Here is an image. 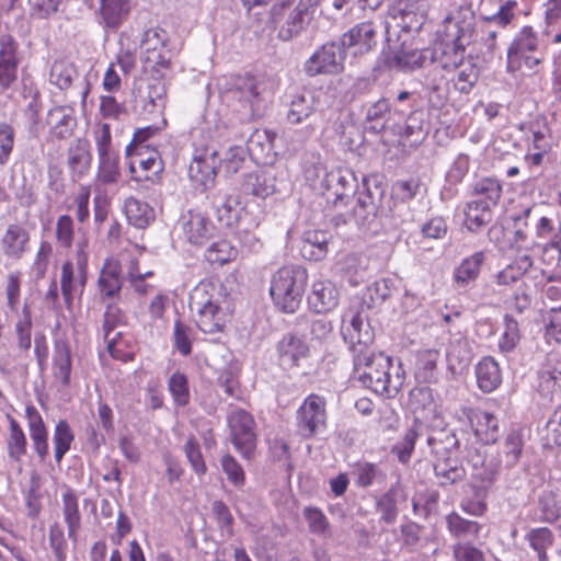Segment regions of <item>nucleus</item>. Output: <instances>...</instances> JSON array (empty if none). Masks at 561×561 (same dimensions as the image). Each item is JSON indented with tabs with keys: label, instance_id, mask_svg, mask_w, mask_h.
Returning <instances> with one entry per match:
<instances>
[{
	"label": "nucleus",
	"instance_id": "nucleus-33",
	"mask_svg": "<svg viewBox=\"0 0 561 561\" xmlns=\"http://www.w3.org/2000/svg\"><path fill=\"white\" fill-rule=\"evenodd\" d=\"M50 134L58 139H67L77 126L75 112L70 107L56 106L48 112Z\"/></svg>",
	"mask_w": 561,
	"mask_h": 561
},
{
	"label": "nucleus",
	"instance_id": "nucleus-18",
	"mask_svg": "<svg viewBox=\"0 0 561 561\" xmlns=\"http://www.w3.org/2000/svg\"><path fill=\"white\" fill-rule=\"evenodd\" d=\"M182 234L193 245H203L216 231V227L207 215L197 210H188L179 220Z\"/></svg>",
	"mask_w": 561,
	"mask_h": 561
},
{
	"label": "nucleus",
	"instance_id": "nucleus-21",
	"mask_svg": "<svg viewBox=\"0 0 561 561\" xmlns=\"http://www.w3.org/2000/svg\"><path fill=\"white\" fill-rule=\"evenodd\" d=\"M130 13V0H99L98 23L108 31H117Z\"/></svg>",
	"mask_w": 561,
	"mask_h": 561
},
{
	"label": "nucleus",
	"instance_id": "nucleus-58",
	"mask_svg": "<svg viewBox=\"0 0 561 561\" xmlns=\"http://www.w3.org/2000/svg\"><path fill=\"white\" fill-rule=\"evenodd\" d=\"M238 254V250L227 240L214 242L205 252L206 260L211 264H225L233 260Z\"/></svg>",
	"mask_w": 561,
	"mask_h": 561
},
{
	"label": "nucleus",
	"instance_id": "nucleus-11",
	"mask_svg": "<svg viewBox=\"0 0 561 561\" xmlns=\"http://www.w3.org/2000/svg\"><path fill=\"white\" fill-rule=\"evenodd\" d=\"M341 334L353 356L360 351L370 350L369 344L374 341V331L367 316L353 307L342 316Z\"/></svg>",
	"mask_w": 561,
	"mask_h": 561
},
{
	"label": "nucleus",
	"instance_id": "nucleus-37",
	"mask_svg": "<svg viewBox=\"0 0 561 561\" xmlns=\"http://www.w3.org/2000/svg\"><path fill=\"white\" fill-rule=\"evenodd\" d=\"M71 368L72 360L69 344L64 340L55 341L53 371L55 378L59 379L62 386H68L70 383Z\"/></svg>",
	"mask_w": 561,
	"mask_h": 561
},
{
	"label": "nucleus",
	"instance_id": "nucleus-34",
	"mask_svg": "<svg viewBox=\"0 0 561 561\" xmlns=\"http://www.w3.org/2000/svg\"><path fill=\"white\" fill-rule=\"evenodd\" d=\"M478 387L485 393L494 391L502 382L499 363L491 356L483 357L476 366Z\"/></svg>",
	"mask_w": 561,
	"mask_h": 561
},
{
	"label": "nucleus",
	"instance_id": "nucleus-7",
	"mask_svg": "<svg viewBox=\"0 0 561 561\" xmlns=\"http://www.w3.org/2000/svg\"><path fill=\"white\" fill-rule=\"evenodd\" d=\"M545 59L539 39L530 26H525L507 49V71L515 72L525 66L535 70Z\"/></svg>",
	"mask_w": 561,
	"mask_h": 561
},
{
	"label": "nucleus",
	"instance_id": "nucleus-43",
	"mask_svg": "<svg viewBox=\"0 0 561 561\" xmlns=\"http://www.w3.org/2000/svg\"><path fill=\"white\" fill-rule=\"evenodd\" d=\"M124 210L128 222L136 228H145L154 219V211L149 204L135 197L125 201Z\"/></svg>",
	"mask_w": 561,
	"mask_h": 561
},
{
	"label": "nucleus",
	"instance_id": "nucleus-64",
	"mask_svg": "<svg viewBox=\"0 0 561 561\" xmlns=\"http://www.w3.org/2000/svg\"><path fill=\"white\" fill-rule=\"evenodd\" d=\"M32 312L25 304L22 310V318L15 324L18 336V346L20 350L27 351L31 347Z\"/></svg>",
	"mask_w": 561,
	"mask_h": 561
},
{
	"label": "nucleus",
	"instance_id": "nucleus-22",
	"mask_svg": "<svg viewBox=\"0 0 561 561\" xmlns=\"http://www.w3.org/2000/svg\"><path fill=\"white\" fill-rule=\"evenodd\" d=\"M309 345L302 335L288 333L277 343L278 360L285 369L299 366L300 360L309 356Z\"/></svg>",
	"mask_w": 561,
	"mask_h": 561
},
{
	"label": "nucleus",
	"instance_id": "nucleus-57",
	"mask_svg": "<svg viewBox=\"0 0 561 561\" xmlns=\"http://www.w3.org/2000/svg\"><path fill=\"white\" fill-rule=\"evenodd\" d=\"M425 116V112L422 107L416 106L410 110L402 135L405 137L415 136L416 138L423 139L427 134V121Z\"/></svg>",
	"mask_w": 561,
	"mask_h": 561
},
{
	"label": "nucleus",
	"instance_id": "nucleus-53",
	"mask_svg": "<svg viewBox=\"0 0 561 561\" xmlns=\"http://www.w3.org/2000/svg\"><path fill=\"white\" fill-rule=\"evenodd\" d=\"M504 332L501 334L497 343L499 351L502 354L514 352L520 341L518 322L510 314L504 317Z\"/></svg>",
	"mask_w": 561,
	"mask_h": 561
},
{
	"label": "nucleus",
	"instance_id": "nucleus-10",
	"mask_svg": "<svg viewBox=\"0 0 561 561\" xmlns=\"http://www.w3.org/2000/svg\"><path fill=\"white\" fill-rule=\"evenodd\" d=\"M161 78L157 76L152 80L140 81L135 87L133 111L136 115L147 118L162 114L167 103V89Z\"/></svg>",
	"mask_w": 561,
	"mask_h": 561
},
{
	"label": "nucleus",
	"instance_id": "nucleus-54",
	"mask_svg": "<svg viewBox=\"0 0 561 561\" xmlns=\"http://www.w3.org/2000/svg\"><path fill=\"white\" fill-rule=\"evenodd\" d=\"M311 534L327 538L330 536V523L324 513L314 506H306L302 512Z\"/></svg>",
	"mask_w": 561,
	"mask_h": 561
},
{
	"label": "nucleus",
	"instance_id": "nucleus-49",
	"mask_svg": "<svg viewBox=\"0 0 561 561\" xmlns=\"http://www.w3.org/2000/svg\"><path fill=\"white\" fill-rule=\"evenodd\" d=\"M524 431L522 428L511 430L503 443V454L507 467H514L520 459L524 448Z\"/></svg>",
	"mask_w": 561,
	"mask_h": 561
},
{
	"label": "nucleus",
	"instance_id": "nucleus-24",
	"mask_svg": "<svg viewBox=\"0 0 561 561\" xmlns=\"http://www.w3.org/2000/svg\"><path fill=\"white\" fill-rule=\"evenodd\" d=\"M25 417L27 420V427L34 451L41 460H45L48 456L49 447L48 432L43 417L34 405L26 407Z\"/></svg>",
	"mask_w": 561,
	"mask_h": 561
},
{
	"label": "nucleus",
	"instance_id": "nucleus-56",
	"mask_svg": "<svg viewBox=\"0 0 561 561\" xmlns=\"http://www.w3.org/2000/svg\"><path fill=\"white\" fill-rule=\"evenodd\" d=\"M396 282L391 278L376 280L367 287L366 297L369 299L368 307L383 304L396 291Z\"/></svg>",
	"mask_w": 561,
	"mask_h": 561
},
{
	"label": "nucleus",
	"instance_id": "nucleus-17",
	"mask_svg": "<svg viewBox=\"0 0 561 561\" xmlns=\"http://www.w3.org/2000/svg\"><path fill=\"white\" fill-rule=\"evenodd\" d=\"M320 3L321 0H299L285 25L280 27L279 38L290 41L304 32L314 20L319 12Z\"/></svg>",
	"mask_w": 561,
	"mask_h": 561
},
{
	"label": "nucleus",
	"instance_id": "nucleus-14",
	"mask_svg": "<svg viewBox=\"0 0 561 561\" xmlns=\"http://www.w3.org/2000/svg\"><path fill=\"white\" fill-rule=\"evenodd\" d=\"M228 424L234 448L249 459L256 446L254 419L247 411L239 409L229 414Z\"/></svg>",
	"mask_w": 561,
	"mask_h": 561
},
{
	"label": "nucleus",
	"instance_id": "nucleus-38",
	"mask_svg": "<svg viewBox=\"0 0 561 561\" xmlns=\"http://www.w3.org/2000/svg\"><path fill=\"white\" fill-rule=\"evenodd\" d=\"M446 523L449 533L458 542L473 541L482 528L478 522L466 519L455 512L447 515Z\"/></svg>",
	"mask_w": 561,
	"mask_h": 561
},
{
	"label": "nucleus",
	"instance_id": "nucleus-26",
	"mask_svg": "<svg viewBox=\"0 0 561 561\" xmlns=\"http://www.w3.org/2000/svg\"><path fill=\"white\" fill-rule=\"evenodd\" d=\"M407 500V493L400 482L393 483L376 501V510L380 514V522L391 525L396 523L399 508L398 504Z\"/></svg>",
	"mask_w": 561,
	"mask_h": 561
},
{
	"label": "nucleus",
	"instance_id": "nucleus-39",
	"mask_svg": "<svg viewBox=\"0 0 561 561\" xmlns=\"http://www.w3.org/2000/svg\"><path fill=\"white\" fill-rule=\"evenodd\" d=\"M9 419V435L7 438L8 456L11 460L16 462L19 472L22 471V457L26 455L27 439L26 436L18 423V421L11 416Z\"/></svg>",
	"mask_w": 561,
	"mask_h": 561
},
{
	"label": "nucleus",
	"instance_id": "nucleus-47",
	"mask_svg": "<svg viewBox=\"0 0 561 561\" xmlns=\"http://www.w3.org/2000/svg\"><path fill=\"white\" fill-rule=\"evenodd\" d=\"M341 271L351 285L357 286L366 277L367 257L356 253L347 254L341 262Z\"/></svg>",
	"mask_w": 561,
	"mask_h": 561
},
{
	"label": "nucleus",
	"instance_id": "nucleus-28",
	"mask_svg": "<svg viewBox=\"0 0 561 561\" xmlns=\"http://www.w3.org/2000/svg\"><path fill=\"white\" fill-rule=\"evenodd\" d=\"M296 323L302 337L311 343L321 345L332 337L333 325L327 319H314L302 314L297 318Z\"/></svg>",
	"mask_w": 561,
	"mask_h": 561
},
{
	"label": "nucleus",
	"instance_id": "nucleus-1",
	"mask_svg": "<svg viewBox=\"0 0 561 561\" xmlns=\"http://www.w3.org/2000/svg\"><path fill=\"white\" fill-rule=\"evenodd\" d=\"M474 16L469 9L459 8L444 19L440 42L430 49L433 68L450 71L462 65L466 47L471 43Z\"/></svg>",
	"mask_w": 561,
	"mask_h": 561
},
{
	"label": "nucleus",
	"instance_id": "nucleus-63",
	"mask_svg": "<svg viewBox=\"0 0 561 561\" xmlns=\"http://www.w3.org/2000/svg\"><path fill=\"white\" fill-rule=\"evenodd\" d=\"M169 390L176 405L185 407L190 402L187 378L184 374L174 373L168 382Z\"/></svg>",
	"mask_w": 561,
	"mask_h": 561
},
{
	"label": "nucleus",
	"instance_id": "nucleus-44",
	"mask_svg": "<svg viewBox=\"0 0 561 561\" xmlns=\"http://www.w3.org/2000/svg\"><path fill=\"white\" fill-rule=\"evenodd\" d=\"M492 209L493 207L479 203L476 199L469 201L463 210L466 227L472 232L480 230L491 222Z\"/></svg>",
	"mask_w": 561,
	"mask_h": 561
},
{
	"label": "nucleus",
	"instance_id": "nucleus-25",
	"mask_svg": "<svg viewBox=\"0 0 561 561\" xmlns=\"http://www.w3.org/2000/svg\"><path fill=\"white\" fill-rule=\"evenodd\" d=\"M344 48H354V54L369 51L376 45V30L369 22L360 23L342 35Z\"/></svg>",
	"mask_w": 561,
	"mask_h": 561
},
{
	"label": "nucleus",
	"instance_id": "nucleus-8",
	"mask_svg": "<svg viewBox=\"0 0 561 561\" xmlns=\"http://www.w3.org/2000/svg\"><path fill=\"white\" fill-rule=\"evenodd\" d=\"M231 94L244 107H249L248 116L253 118L264 114L272 91L264 79L247 76L236 79Z\"/></svg>",
	"mask_w": 561,
	"mask_h": 561
},
{
	"label": "nucleus",
	"instance_id": "nucleus-13",
	"mask_svg": "<svg viewBox=\"0 0 561 561\" xmlns=\"http://www.w3.org/2000/svg\"><path fill=\"white\" fill-rule=\"evenodd\" d=\"M345 48L342 43L331 42L322 45L305 62L304 69L310 77L322 73H337L343 69Z\"/></svg>",
	"mask_w": 561,
	"mask_h": 561
},
{
	"label": "nucleus",
	"instance_id": "nucleus-3",
	"mask_svg": "<svg viewBox=\"0 0 561 561\" xmlns=\"http://www.w3.org/2000/svg\"><path fill=\"white\" fill-rule=\"evenodd\" d=\"M427 445L435 458L434 471L440 485L454 484L466 477L459 457L460 442L453 430L433 431L427 436Z\"/></svg>",
	"mask_w": 561,
	"mask_h": 561
},
{
	"label": "nucleus",
	"instance_id": "nucleus-59",
	"mask_svg": "<svg viewBox=\"0 0 561 561\" xmlns=\"http://www.w3.org/2000/svg\"><path fill=\"white\" fill-rule=\"evenodd\" d=\"M426 59H430V49L401 51L394 55L393 64L403 71H410L423 67Z\"/></svg>",
	"mask_w": 561,
	"mask_h": 561
},
{
	"label": "nucleus",
	"instance_id": "nucleus-5",
	"mask_svg": "<svg viewBox=\"0 0 561 561\" xmlns=\"http://www.w3.org/2000/svg\"><path fill=\"white\" fill-rule=\"evenodd\" d=\"M308 280L307 271L298 265L283 266L271 279L270 295L274 304L286 313L300 306Z\"/></svg>",
	"mask_w": 561,
	"mask_h": 561
},
{
	"label": "nucleus",
	"instance_id": "nucleus-9",
	"mask_svg": "<svg viewBox=\"0 0 561 561\" xmlns=\"http://www.w3.org/2000/svg\"><path fill=\"white\" fill-rule=\"evenodd\" d=\"M327 401L311 393L305 398L296 412V427L304 438H311L327 430Z\"/></svg>",
	"mask_w": 561,
	"mask_h": 561
},
{
	"label": "nucleus",
	"instance_id": "nucleus-42",
	"mask_svg": "<svg viewBox=\"0 0 561 561\" xmlns=\"http://www.w3.org/2000/svg\"><path fill=\"white\" fill-rule=\"evenodd\" d=\"M148 149H135L133 150V153L130 156H127L130 161H129V172L131 174H136L137 173V165L138 168L145 172V174H139V175H136L135 178L137 179H146L148 180L149 176L147 174V172H152V173H158L159 171H161V161L159 160L158 158V152L157 151H152V152H149V154L147 157L146 153Z\"/></svg>",
	"mask_w": 561,
	"mask_h": 561
},
{
	"label": "nucleus",
	"instance_id": "nucleus-31",
	"mask_svg": "<svg viewBox=\"0 0 561 561\" xmlns=\"http://www.w3.org/2000/svg\"><path fill=\"white\" fill-rule=\"evenodd\" d=\"M331 241L332 234L327 231H308L305 233L300 248L301 255L310 261L323 260L329 252Z\"/></svg>",
	"mask_w": 561,
	"mask_h": 561
},
{
	"label": "nucleus",
	"instance_id": "nucleus-20",
	"mask_svg": "<svg viewBox=\"0 0 561 561\" xmlns=\"http://www.w3.org/2000/svg\"><path fill=\"white\" fill-rule=\"evenodd\" d=\"M322 92L302 90L291 96L288 103L286 121L289 124L298 125L308 119L319 111L321 106Z\"/></svg>",
	"mask_w": 561,
	"mask_h": 561
},
{
	"label": "nucleus",
	"instance_id": "nucleus-45",
	"mask_svg": "<svg viewBox=\"0 0 561 561\" xmlns=\"http://www.w3.org/2000/svg\"><path fill=\"white\" fill-rule=\"evenodd\" d=\"M439 353L436 350H424L419 353L415 377L419 381L431 383L437 380V362Z\"/></svg>",
	"mask_w": 561,
	"mask_h": 561
},
{
	"label": "nucleus",
	"instance_id": "nucleus-50",
	"mask_svg": "<svg viewBox=\"0 0 561 561\" xmlns=\"http://www.w3.org/2000/svg\"><path fill=\"white\" fill-rule=\"evenodd\" d=\"M77 76V69L72 62L64 59L55 60L50 68L49 82L65 90L72 84Z\"/></svg>",
	"mask_w": 561,
	"mask_h": 561
},
{
	"label": "nucleus",
	"instance_id": "nucleus-52",
	"mask_svg": "<svg viewBox=\"0 0 561 561\" xmlns=\"http://www.w3.org/2000/svg\"><path fill=\"white\" fill-rule=\"evenodd\" d=\"M75 439L73 432L67 421L60 420L54 430V449L55 460L59 463L64 456L69 451L70 445Z\"/></svg>",
	"mask_w": 561,
	"mask_h": 561
},
{
	"label": "nucleus",
	"instance_id": "nucleus-30",
	"mask_svg": "<svg viewBox=\"0 0 561 561\" xmlns=\"http://www.w3.org/2000/svg\"><path fill=\"white\" fill-rule=\"evenodd\" d=\"M484 261L485 254L482 251L474 252L470 256L465 257L453 273V278L457 287L466 288L474 283L480 275Z\"/></svg>",
	"mask_w": 561,
	"mask_h": 561
},
{
	"label": "nucleus",
	"instance_id": "nucleus-12",
	"mask_svg": "<svg viewBox=\"0 0 561 561\" xmlns=\"http://www.w3.org/2000/svg\"><path fill=\"white\" fill-rule=\"evenodd\" d=\"M357 190L355 173L347 168L330 170V176L320 191L328 204L334 207H344L354 197Z\"/></svg>",
	"mask_w": 561,
	"mask_h": 561
},
{
	"label": "nucleus",
	"instance_id": "nucleus-61",
	"mask_svg": "<svg viewBox=\"0 0 561 561\" xmlns=\"http://www.w3.org/2000/svg\"><path fill=\"white\" fill-rule=\"evenodd\" d=\"M247 149L243 146H232L224 154L218 164L222 167L227 174L237 173L247 160Z\"/></svg>",
	"mask_w": 561,
	"mask_h": 561
},
{
	"label": "nucleus",
	"instance_id": "nucleus-27",
	"mask_svg": "<svg viewBox=\"0 0 561 561\" xmlns=\"http://www.w3.org/2000/svg\"><path fill=\"white\" fill-rule=\"evenodd\" d=\"M92 154L90 142L85 138L75 139L67 150V162L73 176L82 178L91 167Z\"/></svg>",
	"mask_w": 561,
	"mask_h": 561
},
{
	"label": "nucleus",
	"instance_id": "nucleus-40",
	"mask_svg": "<svg viewBox=\"0 0 561 561\" xmlns=\"http://www.w3.org/2000/svg\"><path fill=\"white\" fill-rule=\"evenodd\" d=\"M28 232L19 225H10L2 237L3 252L12 259H20L26 251Z\"/></svg>",
	"mask_w": 561,
	"mask_h": 561
},
{
	"label": "nucleus",
	"instance_id": "nucleus-60",
	"mask_svg": "<svg viewBox=\"0 0 561 561\" xmlns=\"http://www.w3.org/2000/svg\"><path fill=\"white\" fill-rule=\"evenodd\" d=\"M60 289L67 309H71L77 289V278L73 264L70 261L65 262L61 266Z\"/></svg>",
	"mask_w": 561,
	"mask_h": 561
},
{
	"label": "nucleus",
	"instance_id": "nucleus-46",
	"mask_svg": "<svg viewBox=\"0 0 561 561\" xmlns=\"http://www.w3.org/2000/svg\"><path fill=\"white\" fill-rule=\"evenodd\" d=\"M355 482L359 488H369L374 484H382L387 479L383 469L373 462H357L354 467Z\"/></svg>",
	"mask_w": 561,
	"mask_h": 561
},
{
	"label": "nucleus",
	"instance_id": "nucleus-29",
	"mask_svg": "<svg viewBox=\"0 0 561 561\" xmlns=\"http://www.w3.org/2000/svg\"><path fill=\"white\" fill-rule=\"evenodd\" d=\"M426 92L428 105L432 108H440L448 98V84L446 78L437 68H432L422 82Z\"/></svg>",
	"mask_w": 561,
	"mask_h": 561
},
{
	"label": "nucleus",
	"instance_id": "nucleus-16",
	"mask_svg": "<svg viewBox=\"0 0 561 561\" xmlns=\"http://www.w3.org/2000/svg\"><path fill=\"white\" fill-rule=\"evenodd\" d=\"M364 191L358 193L355 206L347 217L343 218V222L354 219L356 225L366 226L378 215L382 205L385 191L379 185H375L374 188H371L367 181H364Z\"/></svg>",
	"mask_w": 561,
	"mask_h": 561
},
{
	"label": "nucleus",
	"instance_id": "nucleus-23",
	"mask_svg": "<svg viewBox=\"0 0 561 561\" xmlns=\"http://www.w3.org/2000/svg\"><path fill=\"white\" fill-rule=\"evenodd\" d=\"M339 290L331 280L322 279L312 284L311 293L308 296V305L314 312H330L339 305Z\"/></svg>",
	"mask_w": 561,
	"mask_h": 561
},
{
	"label": "nucleus",
	"instance_id": "nucleus-48",
	"mask_svg": "<svg viewBox=\"0 0 561 561\" xmlns=\"http://www.w3.org/2000/svg\"><path fill=\"white\" fill-rule=\"evenodd\" d=\"M525 540L537 553L538 561H548L547 550L552 547L554 542V535L548 527L530 529L525 535Z\"/></svg>",
	"mask_w": 561,
	"mask_h": 561
},
{
	"label": "nucleus",
	"instance_id": "nucleus-36",
	"mask_svg": "<svg viewBox=\"0 0 561 561\" xmlns=\"http://www.w3.org/2000/svg\"><path fill=\"white\" fill-rule=\"evenodd\" d=\"M242 190L245 194L265 198L276 190L275 176L268 171L249 173L243 180Z\"/></svg>",
	"mask_w": 561,
	"mask_h": 561
},
{
	"label": "nucleus",
	"instance_id": "nucleus-35",
	"mask_svg": "<svg viewBox=\"0 0 561 561\" xmlns=\"http://www.w3.org/2000/svg\"><path fill=\"white\" fill-rule=\"evenodd\" d=\"M503 193L502 183L496 178L485 176L474 181L471 185L472 199L495 207Z\"/></svg>",
	"mask_w": 561,
	"mask_h": 561
},
{
	"label": "nucleus",
	"instance_id": "nucleus-32",
	"mask_svg": "<svg viewBox=\"0 0 561 561\" xmlns=\"http://www.w3.org/2000/svg\"><path fill=\"white\" fill-rule=\"evenodd\" d=\"M121 274L122 267L119 262L116 260H106L98 280L102 298H114L119 294L123 284Z\"/></svg>",
	"mask_w": 561,
	"mask_h": 561
},
{
	"label": "nucleus",
	"instance_id": "nucleus-55",
	"mask_svg": "<svg viewBox=\"0 0 561 561\" xmlns=\"http://www.w3.org/2000/svg\"><path fill=\"white\" fill-rule=\"evenodd\" d=\"M390 111L391 104L385 98L370 104L366 112V122L370 124L368 128L375 133L383 130L386 128V117Z\"/></svg>",
	"mask_w": 561,
	"mask_h": 561
},
{
	"label": "nucleus",
	"instance_id": "nucleus-4",
	"mask_svg": "<svg viewBox=\"0 0 561 561\" xmlns=\"http://www.w3.org/2000/svg\"><path fill=\"white\" fill-rule=\"evenodd\" d=\"M221 295L211 282H199L190 294V310L197 328L207 334L222 331L227 314L220 306Z\"/></svg>",
	"mask_w": 561,
	"mask_h": 561
},
{
	"label": "nucleus",
	"instance_id": "nucleus-6",
	"mask_svg": "<svg viewBox=\"0 0 561 561\" xmlns=\"http://www.w3.org/2000/svg\"><path fill=\"white\" fill-rule=\"evenodd\" d=\"M140 49L144 67L158 77H164L174 57L168 32L159 26L145 30L140 38Z\"/></svg>",
	"mask_w": 561,
	"mask_h": 561
},
{
	"label": "nucleus",
	"instance_id": "nucleus-15",
	"mask_svg": "<svg viewBox=\"0 0 561 561\" xmlns=\"http://www.w3.org/2000/svg\"><path fill=\"white\" fill-rule=\"evenodd\" d=\"M218 152L215 148L205 146L195 149L192 162L188 167V176L195 186L206 191L215 184L217 175Z\"/></svg>",
	"mask_w": 561,
	"mask_h": 561
},
{
	"label": "nucleus",
	"instance_id": "nucleus-51",
	"mask_svg": "<svg viewBox=\"0 0 561 561\" xmlns=\"http://www.w3.org/2000/svg\"><path fill=\"white\" fill-rule=\"evenodd\" d=\"M117 151L98 156V180L104 184L115 183L119 176Z\"/></svg>",
	"mask_w": 561,
	"mask_h": 561
},
{
	"label": "nucleus",
	"instance_id": "nucleus-41",
	"mask_svg": "<svg viewBox=\"0 0 561 561\" xmlns=\"http://www.w3.org/2000/svg\"><path fill=\"white\" fill-rule=\"evenodd\" d=\"M62 514L68 528V537L76 541L80 528L81 515L79 512L78 496L71 489H67L61 496Z\"/></svg>",
	"mask_w": 561,
	"mask_h": 561
},
{
	"label": "nucleus",
	"instance_id": "nucleus-19",
	"mask_svg": "<svg viewBox=\"0 0 561 561\" xmlns=\"http://www.w3.org/2000/svg\"><path fill=\"white\" fill-rule=\"evenodd\" d=\"M18 48L15 39L4 34L0 37V93L10 89L18 80Z\"/></svg>",
	"mask_w": 561,
	"mask_h": 561
},
{
	"label": "nucleus",
	"instance_id": "nucleus-2",
	"mask_svg": "<svg viewBox=\"0 0 561 561\" xmlns=\"http://www.w3.org/2000/svg\"><path fill=\"white\" fill-rule=\"evenodd\" d=\"M354 371L362 385L375 393L388 398L398 393L403 385L404 371L401 363L394 367L391 357L371 350L360 351L353 356Z\"/></svg>",
	"mask_w": 561,
	"mask_h": 561
},
{
	"label": "nucleus",
	"instance_id": "nucleus-62",
	"mask_svg": "<svg viewBox=\"0 0 561 561\" xmlns=\"http://www.w3.org/2000/svg\"><path fill=\"white\" fill-rule=\"evenodd\" d=\"M538 508L540 511V520L543 523H554L560 517V505L557 501L556 494L552 491L543 492L538 501Z\"/></svg>",
	"mask_w": 561,
	"mask_h": 561
}]
</instances>
